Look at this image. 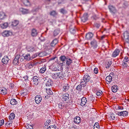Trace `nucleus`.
<instances>
[{
  "mask_svg": "<svg viewBox=\"0 0 129 129\" xmlns=\"http://www.w3.org/2000/svg\"><path fill=\"white\" fill-rule=\"evenodd\" d=\"M90 77L87 74H86L81 80V84H82L83 87L85 86L87 82H88L90 80Z\"/></svg>",
  "mask_w": 129,
  "mask_h": 129,
  "instance_id": "f257e3e1",
  "label": "nucleus"
},
{
  "mask_svg": "<svg viewBox=\"0 0 129 129\" xmlns=\"http://www.w3.org/2000/svg\"><path fill=\"white\" fill-rule=\"evenodd\" d=\"M53 78L56 79V78H60V79H63L64 76L63 73L62 72H61L58 73H54L53 76Z\"/></svg>",
  "mask_w": 129,
  "mask_h": 129,
  "instance_id": "f03ea898",
  "label": "nucleus"
},
{
  "mask_svg": "<svg viewBox=\"0 0 129 129\" xmlns=\"http://www.w3.org/2000/svg\"><path fill=\"white\" fill-rule=\"evenodd\" d=\"M90 44L91 47L94 49L96 48L98 46L97 41L96 40L94 39H93L91 41Z\"/></svg>",
  "mask_w": 129,
  "mask_h": 129,
  "instance_id": "7ed1b4c3",
  "label": "nucleus"
},
{
  "mask_svg": "<svg viewBox=\"0 0 129 129\" xmlns=\"http://www.w3.org/2000/svg\"><path fill=\"white\" fill-rule=\"evenodd\" d=\"M116 114L119 116H122L124 117H127L128 114V112L126 111H123L121 112H118Z\"/></svg>",
  "mask_w": 129,
  "mask_h": 129,
  "instance_id": "20e7f679",
  "label": "nucleus"
},
{
  "mask_svg": "<svg viewBox=\"0 0 129 129\" xmlns=\"http://www.w3.org/2000/svg\"><path fill=\"white\" fill-rule=\"evenodd\" d=\"M20 57L19 55H17L15 56V58L13 61L12 63L13 65H18V64L19 59Z\"/></svg>",
  "mask_w": 129,
  "mask_h": 129,
  "instance_id": "39448f33",
  "label": "nucleus"
},
{
  "mask_svg": "<svg viewBox=\"0 0 129 129\" xmlns=\"http://www.w3.org/2000/svg\"><path fill=\"white\" fill-rule=\"evenodd\" d=\"M108 8L110 12L112 13L115 14L117 12L115 8L112 5H110L108 6Z\"/></svg>",
  "mask_w": 129,
  "mask_h": 129,
  "instance_id": "423d86ee",
  "label": "nucleus"
},
{
  "mask_svg": "<svg viewBox=\"0 0 129 129\" xmlns=\"http://www.w3.org/2000/svg\"><path fill=\"white\" fill-rule=\"evenodd\" d=\"M12 35V32L9 30H5L2 33V35L4 37H8Z\"/></svg>",
  "mask_w": 129,
  "mask_h": 129,
  "instance_id": "0eeeda50",
  "label": "nucleus"
},
{
  "mask_svg": "<svg viewBox=\"0 0 129 129\" xmlns=\"http://www.w3.org/2000/svg\"><path fill=\"white\" fill-rule=\"evenodd\" d=\"M88 15L87 13H85L84 14L82 17L81 18V20L82 22H85L88 20Z\"/></svg>",
  "mask_w": 129,
  "mask_h": 129,
  "instance_id": "6e6552de",
  "label": "nucleus"
},
{
  "mask_svg": "<svg viewBox=\"0 0 129 129\" xmlns=\"http://www.w3.org/2000/svg\"><path fill=\"white\" fill-rule=\"evenodd\" d=\"M42 100V98L40 95H37L35 98V101L37 104L40 103Z\"/></svg>",
  "mask_w": 129,
  "mask_h": 129,
  "instance_id": "1a4fd4ad",
  "label": "nucleus"
},
{
  "mask_svg": "<svg viewBox=\"0 0 129 129\" xmlns=\"http://www.w3.org/2000/svg\"><path fill=\"white\" fill-rule=\"evenodd\" d=\"M10 59L7 56H5L2 60V61L3 63L5 64H7L9 61Z\"/></svg>",
  "mask_w": 129,
  "mask_h": 129,
  "instance_id": "9d476101",
  "label": "nucleus"
},
{
  "mask_svg": "<svg viewBox=\"0 0 129 129\" xmlns=\"http://www.w3.org/2000/svg\"><path fill=\"white\" fill-rule=\"evenodd\" d=\"M123 39L127 40L129 39V32L127 31H125L123 33Z\"/></svg>",
  "mask_w": 129,
  "mask_h": 129,
  "instance_id": "9b49d317",
  "label": "nucleus"
},
{
  "mask_svg": "<svg viewBox=\"0 0 129 129\" xmlns=\"http://www.w3.org/2000/svg\"><path fill=\"white\" fill-rule=\"evenodd\" d=\"M120 50L118 49H116L113 52L112 55V57H116L118 55L119 53Z\"/></svg>",
  "mask_w": 129,
  "mask_h": 129,
  "instance_id": "f8f14e48",
  "label": "nucleus"
},
{
  "mask_svg": "<svg viewBox=\"0 0 129 129\" xmlns=\"http://www.w3.org/2000/svg\"><path fill=\"white\" fill-rule=\"evenodd\" d=\"M73 62V60L70 58H68L66 61V66L70 67L71 65H72V64Z\"/></svg>",
  "mask_w": 129,
  "mask_h": 129,
  "instance_id": "ddd939ff",
  "label": "nucleus"
},
{
  "mask_svg": "<svg viewBox=\"0 0 129 129\" xmlns=\"http://www.w3.org/2000/svg\"><path fill=\"white\" fill-rule=\"evenodd\" d=\"M76 28L74 25H71L69 27L70 31L71 33L72 34H74L76 32Z\"/></svg>",
  "mask_w": 129,
  "mask_h": 129,
  "instance_id": "4468645a",
  "label": "nucleus"
},
{
  "mask_svg": "<svg viewBox=\"0 0 129 129\" xmlns=\"http://www.w3.org/2000/svg\"><path fill=\"white\" fill-rule=\"evenodd\" d=\"M93 36V34L91 33H89L87 34L86 36V38L87 40L91 39Z\"/></svg>",
  "mask_w": 129,
  "mask_h": 129,
  "instance_id": "2eb2a0df",
  "label": "nucleus"
},
{
  "mask_svg": "<svg viewBox=\"0 0 129 129\" xmlns=\"http://www.w3.org/2000/svg\"><path fill=\"white\" fill-rule=\"evenodd\" d=\"M68 58V57H66L64 55H61L59 57V59L60 61L62 62V63L63 64V63H65L66 60H67Z\"/></svg>",
  "mask_w": 129,
  "mask_h": 129,
  "instance_id": "dca6fc26",
  "label": "nucleus"
},
{
  "mask_svg": "<svg viewBox=\"0 0 129 129\" xmlns=\"http://www.w3.org/2000/svg\"><path fill=\"white\" fill-rule=\"evenodd\" d=\"M69 98V95L68 93L63 94L62 95V100L64 101L68 100Z\"/></svg>",
  "mask_w": 129,
  "mask_h": 129,
  "instance_id": "f3484780",
  "label": "nucleus"
},
{
  "mask_svg": "<svg viewBox=\"0 0 129 129\" xmlns=\"http://www.w3.org/2000/svg\"><path fill=\"white\" fill-rule=\"evenodd\" d=\"M112 91L113 92H116L118 89V87L116 85L112 86L111 88Z\"/></svg>",
  "mask_w": 129,
  "mask_h": 129,
  "instance_id": "a211bd4d",
  "label": "nucleus"
},
{
  "mask_svg": "<svg viewBox=\"0 0 129 129\" xmlns=\"http://www.w3.org/2000/svg\"><path fill=\"white\" fill-rule=\"evenodd\" d=\"M19 11L23 14H26L28 13V10L24 9L23 8H20Z\"/></svg>",
  "mask_w": 129,
  "mask_h": 129,
  "instance_id": "6ab92c4d",
  "label": "nucleus"
},
{
  "mask_svg": "<svg viewBox=\"0 0 129 129\" xmlns=\"http://www.w3.org/2000/svg\"><path fill=\"white\" fill-rule=\"evenodd\" d=\"M81 101V105L82 106H84L86 103L87 100L86 99L85 97H83L82 98Z\"/></svg>",
  "mask_w": 129,
  "mask_h": 129,
  "instance_id": "aec40b11",
  "label": "nucleus"
},
{
  "mask_svg": "<svg viewBox=\"0 0 129 129\" xmlns=\"http://www.w3.org/2000/svg\"><path fill=\"white\" fill-rule=\"evenodd\" d=\"M80 119V117L76 116L74 119V122L76 124L79 123L81 122Z\"/></svg>",
  "mask_w": 129,
  "mask_h": 129,
  "instance_id": "412c9836",
  "label": "nucleus"
},
{
  "mask_svg": "<svg viewBox=\"0 0 129 129\" xmlns=\"http://www.w3.org/2000/svg\"><path fill=\"white\" fill-rule=\"evenodd\" d=\"M24 4L26 6H29L30 5V1L28 0H22Z\"/></svg>",
  "mask_w": 129,
  "mask_h": 129,
  "instance_id": "4be33fe9",
  "label": "nucleus"
},
{
  "mask_svg": "<svg viewBox=\"0 0 129 129\" xmlns=\"http://www.w3.org/2000/svg\"><path fill=\"white\" fill-rule=\"evenodd\" d=\"M38 33L37 30L34 28H33L31 30V35L33 37L36 36H37Z\"/></svg>",
  "mask_w": 129,
  "mask_h": 129,
  "instance_id": "5701e85b",
  "label": "nucleus"
},
{
  "mask_svg": "<svg viewBox=\"0 0 129 129\" xmlns=\"http://www.w3.org/2000/svg\"><path fill=\"white\" fill-rule=\"evenodd\" d=\"M0 92L2 94H5L7 93V89L4 87H1L0 88Z\"/></svg>",
  "mask_w": 129,
  "mask_h": 129,
  "instance_id": "b1692460",
  "label": "nucleus"
},
{
  "mask_svg": "<svg viewBox=\"0 0 129 129\" xmlns=\"http://www.w3.org/2000/svg\"><path fill=\"white\" fill-rule=\"evenodd\" d=\"M53 84L52 81L51 79H49L46 82V85L47 86L50 87L52 86Z\"/></svg>",
  "mask_w": 129,
  "mask_h": 129,
  "instance_id": "393cba45",
  "label": "nucleus"
},
{
  "mask_svg": "<svg viewBox=\"0 0 129 129\" xmlns=\"http://www.w3.org/2000/svg\"><path fill=\"white\" fill-rule=\"evenodd\" d=\"M58 43V41L56 39H54L50 44V46L52 47L54 46Z\"/></svg>",
  "mask_w": 129,
  "mask_h": 129,
  "instance_id": "a878e982",
  "label": "nucleus"
},
{
  "mask_svg": "<svg viewBox=\"0 0 129 129\" xmlns=\"http://www.w3.org/2000/svg\"><path fill=\"white\" fill-rule=\"evenodd\" d=\"M15 114L14 113H11L9 116V120H12L15 117Z\"/></svg>",
  "mask_w": 129,
  "mask_h": 129,
  "instance_id": "bb28decb",
  "label": "nucleus"
},
{
  "mask_svg": "<svg viewBox=\"0 0 129 129\" xmlns=\"http://www.w3.org/2000/svg\"><path fill=\"white\" fill-rule=\"evenodd\" d=\"M8 26V24L7 22H5L0 25V27L2 29L6 28Z\"/></svg>",
  "mask_w": 129,
  "mask_h": 129,
  "instance_id": "cd10ccee",
  "label": "nucleus"
},
{
  "mask_svg": "<svg viewBox=\"0 0 129 129\" xmlns=\"http://www.w3.org/2000/svg\"><path fill=\"white\" fill-rule=\"evenodd\" d=\"M120 4L122 5V7L124 8L127 7L128 5L127 2L124 0L122 1Z\"/></svg>",
  "mask_w": 129,
  "mask_h": 129,
  "instance_id": "c85d7f7f",
  "label": "nucleus"
},
{
  "mask_svg": "<svg viewBox=\"0 0 129 129\" xmlns=\"http://www.w3.org/2000/svg\"><path fill=\"white\" fill-rule=\"evenodd\" d=\"M33 78L34 84L36 85L38 84L39 82L38 81V78L36 76H34Z\"/></svg>",
  "mask_w": 129,
  "mask_h": 129,
  "instance_id": "c756f323",
  "label": "nucleus"
},
{
  "mask_svg": "<svg viewBox=\"0 0 129 129\" xmlns=\"http://www.w3.org/2000/svg\"><path fill=\"white\" fill-rule=\"evenodd\" d=\"M69 84H65L63 87V91L65 92H67L69 88Z\"/></svg>",
  "mask_w": 129,
  "mask_h": 129,
  "instance_id": "7c9ffc66",
  "label": "nucleus"
},
{
  "mask_svg": "<svg viewBox=\"0 0 129 129\" xmlns=\"http://www.w3.org/2000/svg\"><path fill=\"white\" fill-rule=\"evenodd\" d=\"M19 23V21L18 20H14L12 22L11 24L13 26H15L17 25Z\"/></svg>",
  "mask_w": 129,
  "mask_h": 129,
  "instance_id": "2f4dec72",
  "label": "nucleus"
},
{
  "mask_svg": "<svg viewBox=\"0 0 129 129\" xmlns=\"http://www.w3.org/2000/svg\"><path fill=\"white\" fill-rule=\"evenodd\" d=\"M24 58L27 60H29L33 59V57H30L29 54H27L24 56Z\"/></svg>",
  "mask_w": 129,
  "mask_h": 129,
  "instance_id": "473e14b6",
  "label": "nucleus"
},
{
  "mask_svg": "<svg viewBox=\"0 0 129 129\" xmlns=\"http://www.w3.org/2000/svg\"><path fill=\"white\" fill-rule=\"evenodd\" d=\"M60 12L63 14H66L67 13V11L64 8H61L60 10Z\"/></svg>",
  "mask_w": 129,
  "mask_h": 129,
  "instance_id": "72a5a7b5",
  "label": "nucleus"
},
{
  "mask_svg": "<svg viewBox=\"0 0 129 129\" xmlns=\"http://www.w3.org/2000/svg\"><path fill=\"white\" fill-rule=\"evenodd\" d=\"M60 32V30L59 29H57L55 30L53 32V35L55 36L58 35Z\"/></svg>",
  "mask_w": 129,
  "mask_h": 129,
  "instance_id": "f704fd0d",
  "label": "nucleus"
},
{
  "mask_svg": "<svg viewBox=\"0 0 129 129\" xmlns=\"http://www.w3.org/2000/svg\"><path fill=\"white\" fill-rule=\"evenodd\" d=\"M82 84H81L78 85L76 87V89L79 91H80L82 89Z\"/></svg>",
  "mask_w": 129,
  "mask_h": 129,
  "instance_id": "c9c22d12",
  "label": "nucleus"
},
{
  "mask_svg": "<svg viewBox=\"0 0 129 129\" xmlns=\"http://www.w3.org/2000/svg\"><path fill=\"white\" fill-rule=\"evenodd\" d=\"M46 66H44V67H42L40 70V73H43L45 72L46 70Z\"/></svg>",
  "mask_w": 129,
  "mask_h": 129,
  "instance_id": "e433bc0d",
  "label": "nucleus"
},
{
  "mask_svg": "<svg viewBox=\"0 0 129 129\" xmlns=\"http://www.w3.org/2000/svg\"><path fill=\"white\" fill-rule=\"evenodd\" d=\"M17 103V102L16 101L15 99H12L11 100L10 104L12 105H16Z\"/></svg>",
  "mask_w": 129,
  "mask_h": 129,
  "instance_id": "4c0bfd02",
  "label": "nucleus"
},
{
  "mask_svg": "<svg viewBox=\"0 0 129 129\" xmlns=\"http://www.w3.org/2000/svg\"><path fill=\"white\" fill-rule=\"evenodd\" d=\"M100 126L99 123L95 122L93 126V129H99Z\"/></svg>",
  "mask_w": 129,
  "mask_h": 129,
  "instance_id": "58836bf2",
  "label": "nucleus"
},
{
  "mask_svg": "<svg viewBox=\"0 0 129 129\" xmlns=\"http://www.w3.org/2000/svg\"><path fill=\"white\" fill-rule=\"evenodd\" d=\"M11 121V120H10H10H9L7 123L5 124V125L6 127H10L11 126L12 122Z\"/></svg>",
  "mask_w": 129,
  "mask_h": 129,
  "instance_id": "ea45409f",
  "label": "nucleus"
},
{
  "mask_svg": "<svg viewBox=\"0 0 129 129\" xmlns=\"http://www.w3.org/2000/svg\"><path fill=\"white\" fill-rule=\"evenodd\" d=\"M112 78L110 77L107 76L106 77V81H107V83H110L111 81Z\"/></svg>",
  "mask_w": 129,
  "mask_h": 129,
  "instance_id": "a19ab883",
  "label": "nucleus"
},
{
  "mask_svg": "<svg viewBox=\"0 0 129 129\" xmlns=\"http://www.w3.org/2000/svg\"><path fill=\"white\" fill-rule=\"evenodd\" d=\"M64 103H63L60 102L58 104V107L59 108L62 109L64 107Z\"/></svg>",
  "mask_w": 129,
  "mask_h": 129,
  "instance_id": "79ce46f5",
  "label": "nucleus"
},
{
  "mask_svg": "<svg viewBox=\"0 0 129 129\" xmlns=\"http://www.w3.org/2000/svg\"><path fill=\"white\" fill-rule=\"evenodd\" d=\"M57 14V13L55 11L53 10L51 11L50 13V15L54 16Z\"/></svg>",
  "mask_w": 129,
  "mask_h": 129,
  "instance_id": "37998d69",
  "label": "nucleus"
},
{
  "mask_svg": "<svg viewBox=\"0 0 129 129\" xmlns=\"http://www.w3.org/2000/svg\"><path fill=\"white\" fill-rule=\"evenodd\" d=\"M5 16V13L3 12H0V18L1 19H3Z\"/></svg>",
  "mask_w": 129,
  "mask_h": 129,
  "instance_id": "c03bdc74",
  "label": "nucleus"
},
{
  "mask_svg": "<svg viewBox=\"0 0 129 129\" xmlns=\"http://www.w3.org/2000/svg\"><path fill=\"white\" fill-rule=\"evenodd\" d=\"M46 92L49 95H51L53 94L52 91L50 90V89H46Z\"/></svg>",
  "mask_w": 129,
  "mask_h": 129,
  "instance_id": "a18cd8bd",
  "label": "nucleus"
},
{
  "mask_svg": "<svg viewBox=\"0 0 129 129\" xmlns=\"http://www.w3.org/2000/svg\"><path fill=\"white\" fill-rule=\"evenodd\" d=\"M58 68L56 67L55 65H53L52 67V70L53 71H56L58 70Z\"/></svg>",
  "mask_w": 129,
  "mask_h": 129,
  "instance_id": "49530a36",
  "label": "nucleus"
},
{
  "mask_svg": "<svg viewBox=\"0 0 129 129\" xmlns=\"http://www.w3.org/2000/svg\"><path fill=\"white\" fill-rule=\"evenodd\" d=\"M41 53H37L33 55L32 57H33V59L36 57V56H39L40 57H41V56L40 55Z\"/></svg>",
  "mask_w": 129,
  "mask_h": 129,
  "instance_id": "de8ad7c7",
  "label": "nucleus"
},
{
  "mask_svg": "<svg viewBox=\"0 0 129 129\" xmlns=\"http://www.w3.org/2000/svg\"><path fill=\"white\" fill-rule=\"evenodd\" d=\"M112 61H110L108 62V64L107 66L106 67V68H109L110 66H111L112 64Z\"/></svg>",
  "mask_w": 129,
  "mask_h": 129,
  "instance_id": "09e8293b",
  "label": "nucleus"
},
{
  "mask_svg": "<svg viewBox=\"0 0 129 129\" xmlns=\"http://www.w3.org/2000/svg\"><path fill=\"white\" fill-rule=\"evenodd\" d=\"M110 117L113 120H114L115 117L114 115L113 114H111Z\"/></svg>",
  "mask_w": 129,
  "mask_h": 129,
  "instance_id": "8fccbe9b",
  "label": "nucleus"
},
{
  "mask_svg": "<svg viewBox=\"0 0 129 129\" xmlns=\"http://www.w3.org/2000/svg\"><path fill=\"white\" fill-rule=\"evenodd\" d=\"M128 57L127 56H125L123 60L124 62H127L128 61Z\"/></svg>",
  "mask_w": 129,
  "mask_h": 129,
  "instance_id": "3c124183",
  "label": "nucleus"
},
{
  "mask_svg": "<svg viewBox=\"0 0 129 129\" xmlns=\"http://www.w3.org/2000/svg\"><path fill=\"white\" fill-rule=\"evenodd\" d=\"M102 92L101 91V92L97 91L96 93V94L98 96H99L102 94Z\"/></svg>",
  "mask_w": 129,
  "mask_h": 129,
  "instance_id": "603ef678",
  "label": "nucleus"
},
{
  "mask_svg": "<svg viewBox=\"0 0 129 129\" xmlns=\"http://www.w3.org/2000/svg\"><path fill=\"white\" fill-rule=\"evenodd\" d=\"M94 72L95 74H96L98 73V71L97 68H95L94 69Z\"/></svg>",
  "mask_w": 129,
  "mask_h": 129,
  "instance_id": "864d4df0",
  "label": "nucleus"
},
{
  "mask_svg": "<svg viewBox=\"0 0 129 129\" xmlns=\"http://www.w3.org/2000/svg\"><path fill=\"white\" fill-rule=\"evenodd\" d=\"M126 62H124V61L122 63V65L123 66L125 67H127L128 65Z\"/></svg>",
  "mask_w": 129,
  "mask_h": 129,
  "instance_id": "5fc2aeb1",
  "label": "nucleus"
},
{
  "mask_svg": "<svg viewBox=\"0 0 129 129\" xmlns=\"http://www.w3.org/2000/svg\"><path fill=\"white\" fill-rule=\"evenodd\" d=\"M29 68L30 69L33 67L34 66V64L33 63H29Z\"/></svg>",
  "mask_w": 129,
  "mask_h": 129,
  "instance_id": "6e6d98bb",
  "label": "nucleus"
},
{
  "mask_svg": "<svg viewBox=\"0 0 129 129\" xmlns=\"http://www.w3.org/2000/svg\"><path fill=\"white\" fill-rule=\"evenodd\" d=\"M47 129H55V128L53 125H51L48 127Z\"/></svg>",
  "mask_w": 129,
  "mask_h": 129,
  "instance_id": "4d7b16f0",
  "label": "nucleus"
},
{
  "mask_svg": "<svg viewBox=\"0 0 129 129\" xmlns=\"http://www.w3.org/2000/svg\"><path fill=\"white\" fill-rule=\"evenodd\" d=\"M4 123V120L2 119L0 121V126L3 125Z\"/></svg>",
  "mask_w": 129,
  "mask_h": 129,
  "instance_id": "13d9d810",
  "label": "nucleus"
},
{
  "mask_svg": "<svg viewBox=\"0 0 129 129\" xmlns=\"http://www.w3.org/2000/svg\"><path fill=\"white\" fill-rule=\"evenodd\" d=\"M100 24L98 23H95L94 24V26L98 28L100 27Z\"/></svg>",
  "mask_w": 129,
  "mask_h": 129,
  "instance_id": "bf43d9fd",
  "label": "nucleus"
},
{
  "mask_svg": "<svg viewBox=\"0 0 129 129\" xmlns=\"http://www.w3.org/2000/svg\"><path fill=\"white\" fill-rule=\"evenodd\" d=\"M114 75V73L112 72L109 75V76L111 78H112V77H113Z\"/></svg>",
  "mask_w": 129,
  "mask_h": 129,
  "instance_id": "052dcab7",
  "label": "nucleus"
},
{
  "mask_svg": "<svg viewBox=\"0 0 129 129\" xmlns=\"http://www.w3.org/2000/svg\"><path fill=\"white\" fill-rule=\"evenodd\" d=\"M9 86L11 88H13L14 86V85L13 83H10L9 85Z\"/></svg>",
  "mask_w": 129,
  "mask_h": 129,
  "instance_id": "680f3d73",
  "label": "nucleus"
},
{
  "mask_svg": "<svg viewBox=\"0 0 129 129\" xmlns=\"http://www.w3.org/2000/svg\"><path fill=\"white\" fill-rule=\"evenodd\" d=\"M34 47H31L29 48V49L28 50V51L30 52H32L34 51Z\"/></svg>",
  "mask_w": 129,
  "mask_h": 129,
  "instance_id": "e2e57ef3",
  "label": "nucleus"
},
{
  "mask_svg": "<svg viewBox=\"0 0 129 129\" xmlns=\"http://www.w3.org/2000/svg\"><path fill=\"white\" fill-rule=\"evenodd\" d=\"M118 108L119 109H120L121 110H123L124 108L122 106H118Z\"/></svg>",
  "mask_w": 129,
  "mask_h": 129,
  "instance_id": "0e129e2a",
  "label": "nucleus"
},
{
  "mask_svg": "<svg viewBox=\"0 0 129 129\" xmlns=\"http://www.w3.org/2000/svg\"><path fill=\"white\" fill-rule=\"evenodd\" d=\"M105 35L101 36V39H100L101 40H103L104 38H105Z\"/></svg>",
  "mask_w": 129,
  "mask_h": 129,
  "instance_id": "69168bd1",
  "label": "nucleus"
},
{
  "mask_svg": "<svg viewBox=\"0 0 129 129\" xmlns=\"http://www.w3.org/2000/svg\"><path fill=\"white\" fill-rule=\"evenodd\" d=\"M51 121L50 120H47L46 122L48 123V124H49Z\"/></svg>",
  "mask_w": 129,
  "mask_h": 129,
  "instance_id": "338daca9",
  "label": "nucleus"
},
{
  "mask_svg": "<svg viewBox=\"0 0 129 129\" xmlns=\"http://www.w3.org/2000/svg\"><path fill=\"white\" fill-rule=\"evenodd\" d=\"M127 43H128L129 44V39H128L127 40H126V41Z\"/></svg>",
  "mask_w": 129,
  "mask_h": 129,
  "instance_id": "774afa93",
  "label": "nucleus"
}]
</instances>
